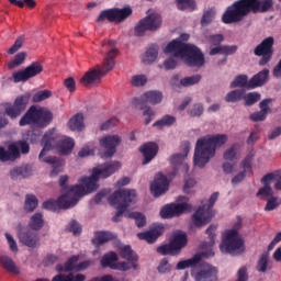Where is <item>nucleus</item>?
Instances as JSON below:
<instances>
[{
	"label": "nucleus",
	"mask_w": 281,
	"mask_h": 281,
	"mask_svg": "<svg viewBox=\"0 0 281 281\" xmlns=\"http://www.w3.org/2000/svg\"><path fill=\"white\" fill-rule=\"evenodd\" d=\"M157 56H159V49L157 46L149 47L143 57L144 65H153V63L157 60Z\"/></svg>",
	"instance_id": "42"
},
{
	"label": "nucleus",
	"mask_w": 281,
	"mask_h": 281,
	"mask_svg": "<svg viewBox=\"0 0 281 281\" xmlns=\"http://www.w3.org/2000/svg\"><path fill=\"white\" fill-rule=\"evenodd\" d=\"M276 45V38L273 36H268L258 44L254 54L260 58L258 61L259 67H265V65H269L271 59L273 58V46Z\"/></svg>",
	"instance_id": "12"
},
{
	"label": "nucleus",
	"mask_w": 281,
	"mask_h": 281,
	"mask_svg": "<svg viewBox=\"0 0 281 281\" xmlns=\"http://www.w3.org/2000/svg\"><path fill=\"white\" fill-rule=\"evenodd\" d=\"M227 143V135L217 134L198 139L193 156V164L198 168H205L210 159L216 155V148Z\"/></svg>",
	"instance_id": "2"
},
{
	"label": "nucleus",
	"mask_w": 281,
	"mask_h": 281,
	"mask_svg": "<svg viewBox=\"0 0 281 281\" xmlns=\"http://www.w3.org/2000/svg\"><path fill=\"white\" fill-rule=\"evenodd\" d=\"M207 41L210 45H213L214 47H218L221 43L225 41V36H223V34H213L207 37Z\"/></svg>",
	"instance_id": "59"
},
{
	"label": "nucleus",
	"mask_w": 281,
	"mask_h": 281,
	"mask_svg": "<svg viewBox=\"0 0 281 281\" xmlns=\"http://www.w3.org/2000/svg\"><path fill=\"white\" fill-rule=\"evenodd\" d=\"M16 231L19 240L22 243V245H25V247H31V249L38 247L41 238L32 231V228L19 224L16 226Z\"/></svg>",
	"instance_id": "19"
},
{
	"label": "nucleus",
	"mask_w": 281,
	"mask_h": 281,
	"mask_svg": "<svg viewBox=\"0 0 281 281\" xmlns=\"http://www.w3.org/2000/svg\"><path fill=\"white\" fill-rule=\"evenodd\" d=\"M27 104H30V95H20L14 100L13 104H7L4 113L11 120H16L27 109Z\"/></svg>",
	"instance_id": "18"
},
{
	"label": "nucleus",
	"mask_w": 281,
	"mask_h": 281,
	"mask_svg": "<svg viewBox=\"0 0 281 281\" xmlns=\"http://www.w3.org/2000/svg\"><path fill=\"white\" fill-rule=\"evenodd\" d=\"M161 27V15L151 13L139 20L134 29L135 36H144L146 32H156Z\"/></svg>",
	"instance_id": "14"
},
{
	"label": "nucleus",
	"mask_w": 281,
	"mask_h": 281,
	"mask_svg": "<svg viewBox=\"0 0 281 281\" xmlns=\"http://www.w3.org/2000/svg\"><path fill=\"white\" fill-rule=\"evenodd\" d=\"M161 100H164V94L160 91H147L139 99L135 98L134 102L137 109H140L143 115H145V125L148 126L150 122H153V116L155 115V111L148 108V104H160Z\"/></svg>",
	"instance_id": "9"
},
{
	"label": "nucleus",
	"mask_w": 281,
	"mask_h": 281,
	"mask_svg": "<svg viewBox=\"0 0 281 281\" xmlns=\"http://www.w3.org/2000/svg\"><path fill=\"white\" fill-rule=\"evenodd\" d=\"M157 252L161 256H179V254L175 250L171 243L159 246L157 248Z\"/></svg>",
	"instance_id": "51"
},
{
	"label": "nucleus",
	"mask_w": 281,
	"mask_h": 281,
	"mask_svg": "<svg viewBox=\"0 0 281 281\" xmlns=\"http://www.w3.org/2000/svg\"><path fill=\"white\" fill-rule=\"evenodd\" d=\"M269 80V69L265 68L248 80V89L262 87Z\"/></svg>",
	"instance_id": "31"
},
{
	"label": "nucleus",
	"mask_w": 281,
	"mask_h": 281,
	"mask_svg": "<svg viewBox=\"0 0 281 281\" xmlns=\"http://www.w3.org/2000/svg\"><path fill=\"white\" fill-rule=\"evenodd\" d=\"M201 75L184 77L180 80V85L181 87H194V85H199V82H201Z\"/></svg>",
	"instance_id": "49"
},
{
	"label": "nucleus",
	"mask_w": 281,
	"mask_h": 281,
	"mask_svg": "<svg viewBox=\"0 0 281 281\" xmlns=\"http://www.w3.org/2000/svg\"><path fill=\"white\" fill-rule=\"evenodd\" d=\"M273 179H276V175L273 172L267 173L261 178L260 181L263 187H261L257 192V196L258 199H261V201H267V199H271V196H273V188H271Z\"/></svg>",
	"instance_id": "25"
},
{
	"label": "nucleus",
	"mask_w": 281,
	"mask_h": 281,
	"mask_svg": "<svg viewBox=\"0 0 281 281\" xmlns=\"http://www.w3.org/2000/svg\"><path fill=\"white\" fill-rule=\"evenodd\" d=\"M164 52L165 54H173L176 58H187L189 67H203L205 65V56L199 47L192 44L173 40Z\"/></svg>",
	"instance_id": "3"
},
{
	"label": "nucleus",
	"mask_w": 281,
	"mask_h": 281,
	"mask_svg": "<svg viewBox=\"0 0 281 281\" xmlns=\"http://www.w3.org/2000/svg\"><path fill=\"white\" fill-rule=\"evenodd\" d=\"M181 150L182 154H173L169 159L171 166L173 167V171L171 173H168L169 179H175L181 168L182 170H184V172H188V170H190L188 164H183V160L188 157V154L190 153V142H183L181 145Z\"/></svg>",
	"instance_id": "15"
},
{
	"label": "nucleus",
	"mask_w": 281,
	"mask_h": 281,
	"mask_svg": "<svg viewBox=\"0 0 281 281\" xmlns=\"http://www.w3.org/2000/svg\"><path fill=\"white\" fill-rule=\"evenodd\" d=\"M203 104L201 103H195L191 110H190V116L191 117H201V115H203Z\"/></svg>",
	"instance_id": "61"
},
{
	"label": "nucleus",
	"mask_w": 281,
	"mask_h": 281,
	"mask_svg": "<svg viewBox=\"0 0 281 281\" xmlns=\"http://www.w3.org/2000/svg\"><path fill=\"white\" fill-rule=\"evenodd\" d=\"M240 87L241 89H249V81L247 75H238L231 82V89H236Z\"/></svg>",
	"instance_id": "44"
},
{
	"label": "nucleus",
	"mask_w": 281,
	"mask_h": 281,
	"mask_svg": "<svg viewBox=\"0 0 281 281\" xmlns=\"http://www.w3.org/2000/svg\"><path fill=\"white\" fill-rule=\"evenodd\" d=\"M116 238V234L106 231H98L94 233L92 243L93 245H104V243H109V240H115Z\"/></svg>",
	"instance_id": "36"
},
{
	"label": "nucleus",
	"mask_w": 281,
	"mask_h": 281,
	"mask_svg": "<svg viewBox=\"0 0 281 281\" xmlns=\"http://www.w3.org/2000/svg\"><path fill=\"white\" fill-rule=\"evenodd\" d=\"M240 227H243V220L239 217L234 228L226 232L221 245V251L231 254V256H237V254L245 251V241L238 237V229H240Z\"/></svg>",
	"instance_id": "7"
},
{
	"label": "nucleus",
	"mask_w": 281,
	"mask_h": 281,
	"mask_svg": "<svg viewBox=\"0 0 281 281\" xmlns=\"http://www.w3.org/2000/svg\"><path fill=\"white\" fill-rule=\"evenodd\" d=\"M117 56V48H112L111 50H109L105 60L103 63V68L105 69V71H113V68L115 67V57Z\"/></svg>",
	"instance_id": "41"
},
{
	"label": "nucleus",
	"mask_w": 281,
	"mask_h": 281,
	"mask_svg": "<svg viewBox=\"0 0 281 281\" xmlns=\"http://www.w3.org/2000/svg\"><path fill=\"white\" fill-rule=\"evenodd\" d=\"M280 200L276 196H271L265 206V212H273V210H277V207H280Z\"/></svg>",
	"instance_id": "56"
},
{
	"label": "nucleus",
	"mask_w": 281,
	"mask_h": 281,
	"mask_svg": "<svg viewBox=\"0 0 281 281\" xmlns=\"http://www.w3.org/2000/svg\"><path fill=\"white\" fill-rule=\"evenodd\" d=\"M179 10H196V2L194 0H177Z\"/></svg>",
	"instance_id": "53"
},
{
	"label": "nucleus",
	"mask_w": 281,
	"mask_h": 281,
	"mask_svg": "<svg viewBox=\"0 0 281 281\" xmlns=\"http://www.w3.org/2000/svg\"><path fill=\"white\" fill-rule=\"evenodd\" d=\"M169 188H170V180H168V178L162 173H158L155 177L153 183L150 184V191L156 199L161 196V194H166Z\"/></svg>",
	"instance_id": "23"
},
{
	"label": "nucleus",
	"mask_w": 281,
	"mask_h": 281,
	"mask_svg": "<svg viewBox=\"0 0 281 281\" xmlns=\"http://www.w3.org/2000/svg\"><path fill=\"white\" fill-rule=\"evenodd\" d=\"M117 124H120V120H117V117H112L101 124L100 131H110V128L117 126Z\"/></svg>",
	"instance_id": "60"
},
{
	"label": "nucleus",
	"mask_w": 281,
	"mask_h": 281,
	"mask_svg": "<svg viewBox=\"0 0 281 281\" xmlns=\"http://www.w3.org/2000/svg\"><path fill=\"white\" fill-rule=\"evenodd\" d=\"M22 155L30 154V144L25 140H18L8 146V150L0 146V161H16Z\"/></svg>",
	"instance_id": "11"
},
{
	"label": "nucleus",
	"mask_w": 281,
	"mask_h": 281,
	"mask_svg": "<svg viewBox=\"0 0 281 281\" xmlns=\"http://www.w3.org/2000/svg\"><path fill=\"white\" fill-rule=\"evenodd\" d=\"M40 74H43V66L41 61H33L25 69L14 72L13 81L27 82V80L36 78V76H40Z\"/></svg>",
	"instance_id": "17"
},
{
	"label": "nucleus",
	"mask_w": 281,
	"mask_h": 281,
	"mask_svg": "<svg viewBox=\"0 0 281 281\" xmlns=\"http://www.w3.org/2000/svg\"><path fill=\"white\" fill-rule=\"evenodd\" d=\"M191 277L194 281H218V270L213 266H206L198 272L193 269Z\"/></svg>",
	"instance_id": "24"
},
{
	"label": "nucleus",
	"mask_w": 281,
	"mask_h": 281,
	"mask_svg": "<svg viewBox=\"0 0 281 281\" xmlns=\"http://www.w3.org/2000/svg\"><path fill=\"white\" fill-rule=\"evenodd\" d=\"M136 198H137V192L135 190L122 189V190L115 191L108 199L110 205H112V207L116 206V210H117L115 216L112 218L114 223H119L120 217L124 214V212H126V210H128V206L131 205V203L135 201Z\"/></svg>",
	"instance_id": "6"
},
{
	"label": "nucleus",
	"mask_w": 281,
	"mask_h": 281,
	"mask_svg": "<svg viewBox=\"0 0 281 281\" xmlns=\"http://www.w3.org/2000/svg\"><path fill=\"white\" fill-rule=\"evenodd\" d=\"M192 210V206L188 203H171L165 205L160 210V216L161 218H175V216H181L184 212H190Z\"/></svg>",
	"instance_id": "22"
},
{
	"label": "nucleus",
	"mask_w": 281,
	"mask_h": 281,
	"mask_svg": "<svg viewBox=\"0 0 281 281\" xmlns=\"http://www.w3.org/2000/svg\"><path fill=\"white\" fill-rule=\"evenodd\" d=\"M273 12V0H238L222 16L223 23H239L248 14Z\"/></svg>",
	"instance_id": "1"
},
{
	"label": "nucleus",
	"mask_w": 281,
	"mask_h": 281,
	"mask_svg": "<svg viewBox=\"0 0 281 281\" xmlns=\"http://www.w3.org/2000/svg\"><path fill=\"white\" fill-rule=\"evenodd\" d=\"M120 168H122V165L119 161H109L99 167H94L91 176L82 179L88 188V192H95L99 188L98 181H100V178L109 179V177L115 175Z\"/></svg>",
	"instance_id": "5"
},
{
	"label": "nucleus",
	"mask_w": 281,
	"mask_h": 281,
	"mask_svg": "<svg viewBox=\"0 0 281 281\" xmlns=\"http://www.w3.org/2000/svg\"><path fill=\"white\" fill-rule=\"evenodd\" d=\"M38 207V198L34 194H26L24 201V211L27 213L34 212Z\"/></svg>",
	"instance_id": "43"
},
{
	"label": "nucleus",
	"mask_w": 281,
	"mask_h": 281,
	"mask_svg": "<svg viewBox=\"0 0 281 281\" xmlns=\"http://www.w3.org/2000/svg\"><path fill=\"white\" fill-rule=\"evenodd\" d=\"M131 14H133V9H131V7L123 9H106L101 11L97 19V23H102L104 21H109L110 23H122V21H126Z\"/></svg>",
	"instance_id": "13"
},
{
	"label": "nucleus",
	"mask_w": 281,
	"mask_h": 281,
	"mask_svg": "<svg viewBox=\"0 0 281 281\" xmlns=\"http://www.w3.org/2000/svg\"><path fill=\"white\" fill-rule=\"evenodd\" d=\"M225 161H236L238 159V145L234 144L224 151Z\"/></svg>",
	"instance_id": "46"
},
{
	"label": "nucleus",
	"mask_w": 281,
	"mask_h": 281,
	"mask_svg": "<svg viewBox=\"0 0 281 281\" xmlns=\"http://www.w3.org/2000/svg\"><path fill=\"white\" fill-rule=\"evenodd\" d=\"M216 229H217V226L216 225H210L207 228H206V234L210 238V246L212 247V245H214V240H216Z\"/></svg>",
	"instance_id": "62"
},
{
	"label": "nucleus",
	"mask_w": 281,
	"mask_h": 281,
	"mask_svg": "<svg viewBox=\"0 0 281 281\" xmlns=\"http://www.w3.org/2000/svg\"><path fill=\"white\" fill-rule=\"evenodd\" d=\"M140 153H143L144 160L143 166H146V164H150L155 157H157V153H159V145L156 143L149 142L144 144L139 148Z\"/></svg>",
	"instance_id": "28"
},
{
	"label": "nucleus",
	"mask_w": 281,
	"mask_h": 281,
	"mask_svg": "<svg viewBox=\"0 0 281 281\" xmlns=\"http://www.w3.org/2000/svg\"><path fill=\"white\" fill-rule=\"evenodd\" d=\"M70 131H82L85 128V116L81 113L75 114L68 122Z\"/></svg>",
	"instance_id": "40"
},
{
	"label": "nucleus",
	"mask_w": 281,
	"mask_h": 281,
	"mask_svg": "<svg viewBox=\"0 0 281 281\" xmlns=\"http://www.w3.org/2000/svg\"><path fill=\"white\" fill-rule=\"evenodd\" d=\"M158 273H168L170 271L171 267L168 262L167 258L161 259L160 263L158 265Z\"/></svg>",
	"instance_id": "63"
},
{
	"label": "nucleus",
	"mask_w": 281,
	"mask_h": 281,
	"mask_svg": "<svg viewBox=\"0 0 281 281\" xmlns=\"http://www.w3.org/2000/svg\"><path fill=\"white\" fill-rule=\"evenodd\" d=\"M216 15V12H214V9H210L203 12L202 19H201V25L202 27H205L214 21V16Z\"/></svg>",
	"instance_id": "52"
},
{
	"label": "nucleus",
	"mask_w": 281,
	"mask_h": 281,
	"mask_svg": "<svg viewBox=\"0 0 281 281\" xmlns=\"http://www.w3.org/2000/svg\"><path fill=\"white\" fill-rule=\"evenodd\" d=\"M177 122V117L172 115H165L162 119L156 121L154 123V126H157L158 128H164V126H172Z\"/></svg>",
	"instance_id": "47"
},
{
	"label": "nucleus",
	"mask_w": 281,
	"mask_h": 281,
	"mask_svg": "<svg viewBox=\"0 0 281 281\" xmlns=\"http://www.w3.org/2000/svg\"><path fill=\"white\" fill-rule=\"evenodd\" d=\"M221 193L218 191L214 192L210 199H209V204L207 205H202L200 206L194 214L192 215V223L195 225V227H203L207 225L214 218V205L218 201V196Z\"/></svg>",
	"instance_id": "10"
},
{
	"label": "nucleus",
	"mask_w": 281,
	"mask_h": 281,
	"mask_svg": "<svg viewBox=\"0 0 281 281\" xmlns=\"http://www.w3.org/2000/svg\"><path fill=\"white\" fill-rule=\"evenodd\" d=\"M212 256H214V252L212 251V249L206 250V251H202L201 254H196L194 255L192 258L187 259V260H182L179 261L176 266V269L178 271H181L183 269H189V267L191 269H194V267H196V265H199V262H201V260L203 258H212Z\"/></svg>",
	"instance_id": "26"
},
{
	"label": "nucleus",
	"mask_w": 281,
	"mask_h": 281,
	"mask_svg": "<svg viewBox=\"0 0 281 281\" xmlns=\"http://www.w3.org/2000/svg\"><path fill=\"white\" fill-rule=\"evenodd\" d=\"M74 146H76V143L72 138L65 137L60 139L57 144V150L59 155H69L71 150H74Z\"/></svg>",
	"instance_id": "38"
},
{
	"label": "nucleus",
	"mask_w": 281,
	"mask_h": 281,
	"mask_svg": "<svg viewBox=\"0 0 281 281\" xmlns=\"http://www.w3.org/2000/svg\"><path fill=\"white\" fill-rule=\"evenodd\" d=\"M128 217L136 221L137 227H144V225H146V215L139 212H132L128 214Z\"/></svg>",
	"instance_id": "55"
},
{
	"label": "nucleus",
	"mask_w": 281,
	"mask_h": 281,
	"mask_svg": "<svg viewBox=\"0 0 281 281\" xmlns=\"http://www.w3.org/2000/svg\"><path fill=\"white\" fill-rule=\"evenodd\" d=\"M245 98V89H236L228 92L225 97L226 102H240Z\"/></svg>",
	"instance_id": "45"
},
{
	"label": "nucleus",
	"mask_w": 281,
	"mask_h": 281,
	"mask_svg": "<svg viewBox=\"0 0 281 281\" xmlns=\"http://www.w3.org/2000/svg\"><path fill=\"white\" fill-rule=\"evenodd\" d=\"M70 232H72V234L75 236H78V234H81L82 233V226H80V223H78V221L76 220H72L70 222V228H69Z\"/></svg>",
	"instance_id": "64"
},
{
	"label": "nucleus",
	"mask_w": 281,
	"mask_h": 281,
	"mask_svg": "<svg viewBox=\"0 0 281 281\" xmlns=\"http://www.w3.org/2000/svg\"><path fill=\"white\" fill-rule=\"evenodd\" d=\"M78 260H80V256L75 255L72 257H70L65 265H57L56 269L57 271L63 272V271H77V267H78Z\"/></svg>",
	"instance_id": "39"
},
{
	"label": "nucleus",
	"mask_w": 281,
	"mask_h": 281,
	"mask_svg": "<svg viewBox=\"0 0 281 281\" xmlns=\"http://www.w3.org/2000/svg\"><path fill=\"white\" fill-rule=\"evenodd\" d=\"M12 181H16L18 179H27V177L32 176V169L27 166L15 167L9 172Z\"/></svg>",
	"instance_id": "35"
},
{
	"label": "nucleus",
	"mask_w": 281,
	"mask_h": 281,
	"mask_svg": "<svg viewBox=\"0 0 281 281\" xmlns=\"http://www.w3.org/2000/svg\"><path fill=\"white\" fill-rule=\"evenodd\" d=\"M101 266L103 268L109 267L110 269H114L116 271H131V263L126 261H119L117 262V254L110 251L105 254L101 258Z\"/></svg>",
	"instance_id": "21"
},
{
	"label": "nucleus",
	"mask_w": 281,
	"mask_h": 281,
	"mask_svg": "<svg viewBox=\"0 0 281 281\" xmlns=\"http://www.w3.org/2000/svg\"><path fill=\"white\" fill-rule=\"evenodd\" d=\"M268 265H269V252H263L257 262V271H259V273H267Z\"/></svg>",
	"instance_id": "50"
},
{
	"label": "nucleus",
	"mask_w": 281,
	"mask_h": 281,
	"mask_svg": "<svg viewBox=\"0 0 281 281\" xmlns=\"http://www.w3.org/2000/svg\"><path fill=\"white\" fill-rule=\"evenodd\" d=\"M260 93L259 92H249L244 94L245 106H254L257 102H260Z\"/></svg>",
	"instance_id": "48"
},
{
	"label": "nucleus",
	"mask_w": 281,
	"mask_h": 281,
	"mask_svg": "<svg viewBox=\"0 0 281 281\" xmlns=\"http://www.w3.org/2000/svg\"><path fill=\"white\" fill-rule=\"evenodd\" d=\"M25 53L16 54L14 59L9 63V69H14L15 67H19V65H23V63H25Z\"/></svg>",
	"instance_id": "54"
},
{
	"label": "nucleus",
	"mask_w": 281,
	"mask_h": 281,
	"mask_svg": "<svg viewBox=\"0 0 281 281\" xmlns=\"http://www.w3.org/2000/svg\"><path fill=\"white\" fill-rule=\"evenodd\" d=\"M56 145V134H54V130H48L43 138H42V146L43 149L40 153L38 159L40 161H44V164H49L53 166V170L50 171V177H56L60 173V160L57 159L55 156H47V153L54 148Z\"/></svg>",
	"instance_id": "8"
},
{
	"label": "nucleus",
	"mask_w": 281,
	"mask_h": 281,
	"mask_svg": "<svg viewBox=\"0 0 281 281\" xmlns=\"http://www.w3.org/2000/svg\"><path fill=\"white\" fill-rule=\"evenodd\" d=\"M100 147L105 151L100 154L101 159H111L117 153V146L122 144V136L108 135L99 140Z\"/></svg>",
	"instance_id": "16"
},
{
	"label": "nucleus",
	"mask_w": 281,
	"mask_h": 281,
	"mask_svg": "<svg viewBox=\"0 0 281 281\" xmlns=\"http://www.w3.org/2000/svg\"><path fill=\"white\" fill-rule=\"evenodd\" d=\"M78 205L77 199H70L69 195H60L57 201L48 200L43 203L44 210L56 212V210H69V207H76Z\"/></svg>",
	"instance_id": "20"
},
{
	"label": "nucleus",
	"mask_w": 281,
	"mask_h": 281,
	"mask_svg": "<svg viewBox=\"0 0 281 281\" xmlns=\"http://www.w3.org/2000/svg\"><path fill=\"white\" fill-rule=\"evenodd\" d=\"M54 121V113L45 108L32 105L20 119V126H31L32 128H47Z\"/></svg>",
	"instance_id": "4"
},
{
	"label": "nucleus",
	"mask_w": 281,
	"mask_h": 281,
	"mask_svg": "<svg viewBox=\"0 0 281 281\" xmlns=\"http://www.w3.org/2000/svg\"><path fill=\"white\" fill-rule=\"evenodd\" d=\"M29 227L34 232H41V229L45 227V218L43 217V213L37 212L33 214L29 221Z\"/></svg>",
	"instance_id": "37"
},
{
	"label": "nucleus",
	"mask_w": 281,
	"mask_h": 281,
	"mask_svg": "<svg viewBox=\"0 0 281 281\" xmlns=\"http://www.w3.org/2000/svg\"><path fill=\"white\" fill-rule=\"evenodd\" d=\"M171 247L176 250V254H181V250L186 245H188V235L179 231L173 234L172 239L170 240Z\"/></svg>",
	"instance_id": "33"
},
{
	"label": "nucleus",
	"mask_w": 281,
	"mask_h": 281,
	"mask_svg": "<svg viewBox=\"0 0 281 281\" xmlns=\"http://www.w3.org/2000/svg\"><path fill=\"white\" fill-rule=\"evenodd\" d=\"M148 82V79L144 75H135L131 79L133 87H144Z\"/></svg>",
	"instance_id": "58"
},
{
	"label": "nucleus",
	"mask_w": 281,
	"mask_h": 281,
	"mask_svg": "<svg viewBox=\"0 0 281 281\" xmlns=\"http://www.w3.org/2000/svg\"><path fill=\"white\" fill-rule=\"evenodd\" d=\"M108 74L109 70H106V68L103 66H98L97 68L86 72L85 76L80 79V82L85 87H89V85H93V82H100L103 76H106Z\"/></svg>",
	"instance_id": "27"
},
{
	"label": "nucleus",
	"mask_w": 281,
	"mask_h": 281,
	"mask_svg": "<svg viewBox=\"0 0 281 281\" xmlns=\"http://www.w3.org/2000/svg\"><path fill=\"white\" fill-rule=\"evenodd\" d=\"M0 266L2 267V269H5V271H9L10 273H15L16 276L21 273V270L16 267V263L10 256L1 255Z\"/></svg>",
	"instance_id": "34"
},
{
	"label": "nucleus",
	"mask_w": 281,
	"mask_h": 281,
	"mask_svg": "<svg viewBox=\"0 0 281 281\" xmlns=\"http://www.w3.org/2000/svg\"><path fill=\"white\" fill-rule=\"evenodd\" d=\"M48 98H52V91L41 90L33 95V102H43L44 100H47Z\"/></svg>",
	"instance_id": "57"
},
{
	"label": "nucleus",
	"mask_w": 281,
	"mask_h": 281,
	"mask_svg": "<svg viewBox=\"0 0 281 281\" xmlns=\"http://www.w3.org/2000/svg\"><path fill=\"white\" fill-rule=\"evenodd\" d=\"M120 256L123 258V260H128V265H131V269L137 270V260H139V257L135 251H133V248L131 246H124L120 249Z\"/></svg>",
	"instance_id": "32"
},
{
	"label": "nucleus",
	"mask_w": 281,
	"mask_h": 281,
	"mask_svg": "<svg viewBox=\"0 0 281 281\" xmlns=\"http://www.w3.org/2000/svg\"><path fill=\"white\" fill-rule=\"evenodd\" d=\"M80 179L81 184L74 186L67 193L63 194V196H69V199H76L77 203L80 201V196H85V194H91L93 191H89V188L87 187V182H85L82 179Z\"/></svg>",
	"instance_id": "29"
},
{
	"label": "nucleus",
	"mask_w": 281,
	"mask_h": 281,
	"mask_svg": "<svg viewBox=\"0 0 281 281\" xmlns=\"http://www.w3.org/2000/svg\"><path fill=\"white\" fill-rule=\"evenodd\" d=\"M161 234H164V226H157L147 232L138 233L137 238H139V240H146V243L153 245V243H156L157 238H159Z\"/></svg>",
	"instance_id": "30"
}]
</instances>
